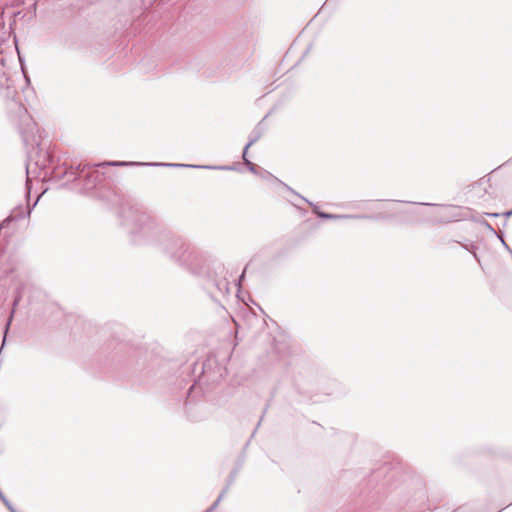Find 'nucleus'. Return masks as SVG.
<instances>
[{
    "label": "nucleus",
    "mask_w": 512,
    "mask_h": 512,
    "mask_svg": "<svg viewBox=\"0 0 512 512\" xmlns=\"http://www.w3.org/2000/svg\"><path fill=\"white\" fill-rule=\"evenodd\" d=\"M95 166H156V167H172V168H193V169H209V170H232L231 166H213V165H194L182 163H163V162H126V161H104L96 163Z\"/></svg>",
    "instance_id": "3"
},
{
    "label": "nucleus",
    "mask_w": 512,
    "mask_h": 512,
    "mask_svg": "<svg viewBox=\"0 0 512 512\" xmlns=\"http://www.w3.org/2000/svg\"><path fill=\"white\" fill-rule=\"evenodd\" d=\"M245 277V270L242 272V274L239 277V282Z\"/></svg>",
    "instance_id": "22"
},
{
    "label": "nucleus",
    "mask_w": 512,
    "mask_h": 512,
    "mask_svg": "<svg viewBox=\"0 0 512 512\" xmlns=\"http://www.w3.org/2000/svg\"><path fill=\"white\" fill-rule=\"evenodd\" d=\"M31 209L29 207L23 208L21 206L16 207L11 214L0 223V230L9 226L12 221L24 219L29 217Z\"/></svg>",
    "instance_id": "6"
},
{
    "label": "nucleus",
    "mask_w": 512,
    "mask_h": 512,
    "mask_svg": "<svg viewBox=\"0 0 512 512\" xmlns=\"http://www.w3.org/2000/svg\"><path fill=\"white\" fill-rule=\"evenodd\" d=\"M21 70H22V73H23L24 78L26 79V82H27V83H29V82H30V80H29V78L27 77V75H26V73H25V70H24L23 65L21 66Z\"/></svg>",
    "instance_id": "18"
},
{
    "label": "nucleus",
    "mask_w": 512,
    "mask_h": 512,
    "mask_svg": "<svg viewBox=\"0 0 512 512\" xmlns=\"http://www.w3.org/2000/svg\"><path fill=\"white\" fill-rule=\"evenodd\" d=\"M120 219L134 244L156 247L170 261L200 279L214 302L221 304L230 295L228 272L219 258L196 249L138 207L122 206Z\"/></svg>",
    "instance_id": "1"
},
{
    "label": "nucleus",
    "mask_w": 512,
    "mask_h": 512,
    "mask_svg": "<svg viewBox=\"0 0 512 512\" xmlns=\"http://www.w3.org/2000/svg\"><path fill=\"white\" fill-rule=\"evenodd\" d=\"M460 244H461V246H462L465 250L469 251V252L473 255L474 259H475L478 263H480V258H479V256H478V255H477V253H476V248H477V247H476L474 244H463V243H460Z\"/></svg>",
    "instance_id": "9"
},
{
    "label": "nucleus",
    "mask_w": 512,
    "mask_h": 512,
    "mask_svg": "<svg viewBox=\"0 0 512 512\" xmlns=\"http://www.w3.org/2000/svg\"><path fill=\"white\" fill-rule=\"evenodd\" d=\"M487 215L490 216V217H498V216H500L499 213H488Z\"/></svg>",
    "instance_id": "21"
},
{
    "label": "nucleus",
    "mask_w": 512,
    "mask_h": 512,
    "mask_svg": "<svg viewBox=\"0 0 512 512\" xmlns=\"http://www.w3.org/2000/svg\"><path fill=\"white\" fill-rule=\"evenodd\" d=\"M405 213H407L413 217H418L420 215L419 211H417V210L406 211Z\"/></svg>",
    "instance_id": "14"
},
{
    "label": "nucleus",
    "mask_w": 512,
    "mask_h": 512,
    "mask_svg": "<svg viewBox=\"0 0 512 512\" xmlns=\"http://www.w3.org/2000/svg\"><path fill=\"white\" fill-rule=\"evenodd\" d=\"M244 164L247 166V168L250 172L255 173V174L257 173V166L253 162H251L249 159H245Z\"/></svg>",
    "instance_id": "12"
},
{
    "label": "nucleus",
    "mask_w": 512,
    "mask_h": 512,
    "mask_svg": "<svg viewBox=\"0 0 512 512\" xmlns=\"http://www.w3.org/2000/svg\"><path fill=\"white\" fill-rule=\"evenodd\" d=\"M0 500L7 507L10 512H15V507L11 504L8 498L4 495V493L0 490Z\"/></svg>",
    "instance_id": "10"
},
{
    "label": "nucleus",
    "mask_w": 512,
    "mask_h": 512,
    "mask_svg": "<svg viewBox=\"0 0 512 512\" xmlns=\"http://www.w3.org/2000/svg\"><path fill=\"white\" fill-rule=\"evenodd\" d=\"M32 6H33V9H34V10H36L37 0H36V1H34V3H33V5H32Z\"/></svg>",
    "instance_id": "23"
},
{
    "label": "nucleus",
    "mask_w": 512,
    "mask_h": 512,
    "mask_svg": "<svg viewBox=\"0 0 512 512\" xmlns=\"http://www.w3.org/2000/svg\"><path fill=\"white\" fill-rule=\"evenodd\" d=\"M260 177L264 180H267V181H275L277 183H279L281 186H283L287 191H289L290 193H292L293 195L297 196L299 195L298 192H296L293 188H291L289 185H287L286 183L282 182L280 179H278L277 177H275L274 175H272L270 172L266 171V170H263L261 173H260Z\"/></svg>",
    "instance_id": "7"
},
{
    "label": "nucleus",
    "mask_w": 512,
    "mask_h": 512,
    "mask_svg": "<svg viewBox=\"0 0 512 512\" xmlns=\"http://www.w3.org/2000/svg\"><path fill=\"white\" fill-rule=\"evenodd\" d=\"M189 418H190V420H192V421H200V420H202V418L194 417V416H192V415H190V414H189Z\"/></svg>",
    "instance_id": "19"
},
{
    "label": "nucleus",
    "mask_w": 512,
    "mask_h": 512,
    "mask_svg": "<svg viewBox=\"0 0 512 512\" xmlns=\"http://www.w3.org/2000/svg\"><path fill=\"white\" fill-rule=\"evenodd\" d=\"M28 280H29V277L28 275H20V274H17L14 278H13V285H14V299H13V303H12V311H11V314L6 322V325H5V330H4V338H3V344L5 343L6 341V335H7V332L9 330V327L11 325V322H12V319H13V316H14V312H15V309L16 307L18 306V304L20 303L23 295H24V290H25V287L28 283Z\"/></svg>",
    "instance_id": "4"
},
{
    "label": "nucleus",
    "mask_w": 512,
    "mask_h": 512,
    "mask_svg": "<svg viewBox=\"0 0 512 512\" xmlns=\"http://www.w3.org/2000/svg\"><path fill=\"white\" fill-rule=\"evenodd\" d=\"M226 490H224L218 498L215 500V502L205 511V512H212L216 507L219 505L220 501L222 500L224 493Z\"/></svg>",
    "instance_id": "11"
},
{
    "label": "nucleus",
    "mask_w": 512,
    "mask_h": 512,
    "mask_svg": "<svg viewBox=\"0 0 512 512\" xmlns=\"http://www.w3.org/2000/svg\"><path fill=\"white\" fill-rule=\"evenodd\" d=\"M15 512H18V511L15 509Z\"/></svg>",
    "instance_id": "25"
},
{
    "label": "nucleus",
    "mask_w": 512,
    "mask_h": 512,
    "mask_svg": "<svg viewBox=\"0 0 512 512\" xmlns=\"http://www.w3.org/2000/svg\"><path fill=\"white\" fill-rule=\"evenodd\" d=\"M263 128L258 124L249 134V141L246 144V149H249L253 144H255L263 135Z\"/></svg>",
    "instance_id": "8"
},
{
    "label": "nucleus",
    "mask_w": 512,
    "mask_h": 512,
    "mask_svg": "<svg viewBox=\"0 0 512 512\" xmlns=\"http://www.w3.org/2000/svg\"><path fill=\"white\" fill-rule=\"evenodd\" d=\"M412 204H419V205H426V206H434L435 204L432 203H417V202H411Z\"/></svg>",
    "instance_id": "20"
},
{
    "label": "nucleus",
    "mask_w": 512,
    "mask_h": 512,
    "mask_svg": "<svg viewBox=\"0 0 512 512\" xmlns=\"http://www.w3.org/2000/svg\"><path fill=\"white\" fill-rule=\"evenodd\" d=\"M502 215L505 217V218H509L512 216V209L511 210H508L504 213H502Z\"/></svg>",
    "instance_id": "16"
},
{
    "label": "nucleus",
    "mask_w": 512,
    "mask_h": 512,
    "mask_svg": "<svg viewBox=\"0 0 512 512\" xmlns=\"http://www.w3.org/2000/svg\"><path fill=\"white\" fill-rule=\"evenodd\" d=\"M33 164L42 170H47L44 173V177L50 174L54 179L60 180L67 178V181H74L83 178V186L87 190L94 188L97 183L101 181V174L97 170L99 167L95 166L96 164L90 165L78 163L75 166L70 165L69 167L66 164H63V166L50 167L52 165V157L48 153H45L35 162L29 160L26 165V173L28 177Z\"/></svg>",
    "instance_id": "2"
},
{
    "label": "nucleus",
    "mask_w": 512,
    "mask_h": 512,
    "mask_svg": "<svg viewBox=\"0 0 512 512\" xmlns=\"http://www.w3.org/2000/svg\"><path fill=\"white\" fill-rule=\"evenodd\" d=\"M298 198L306 202L311 208L314 214L324 220H339V219H379L380 216H370L366 214H332L321 211L319 206L312 201L308 200L302 195H298Z\"/></svg>",
    "instance_id": "5"
},
{
    "label": "nucleus",
    "mask_w": 512,
    "mask_h": 512,
    "mask_svg": "<svg viewBox=\"0 0 512 512\" xmlns=\"http://www.w3.org/2000/svg\"><path fill=\"white\" fill-rule=\"evenodd\" d=\"M483 225H484L487 229H489L490 231H494V229H493V227L491 226V224H490V223H488L487 221H484V222H483Z\"/></svg>",
    "instance_id": "17"
},
{
    "label": "nucleus",
    "mask_w": 512,
    "mask_h": 512,
    "mask_svg": "<svg viewBox=\"0 0 512 512\" xmlns=\"http://www.w3.org/2000/svg\"><path fill=\"white\" fill-rule=\"evenodd\" d=\"M247 152H248V149H246V146H245L244 149H243V153H242V159H243L244 163H245V159H248L247 158Z\"/></svg>",
    "instance_id": "15"
},
{
    "label": "nucleus",
    "mask_w": 512,
    "mask_h": 512,
    "mask_svg": "<svg viewBox=\"0 0 512 512\" xmlns=\"http://www.w3.org/2000/svg\"><path fill=\"white\" fill-rule=\"evenodd\" d=\"M454 512H460V511H459V510H456V511H454Z\"/></svg>",
    "instance_id": "24"
},
{
    "label": "nucleus",
    "mask_w": 512,
    "mask_h": 512,
    "mask_svg": "<svg viewBox=\"0 0 512 512\" xmlns=\"http://www.w3.org/2000/svg\"><path fill=\"white\" fill-rule=\"evenodd\" d=\"M287 201L289 203H291L298 211H300L301 214L305 215L306 214V210H304L303 208H301L300 206H298L297 204H295L293 201H291L290 199H287Z\"/></svg>",
    "instance_id": "13"
}]
</instances>
